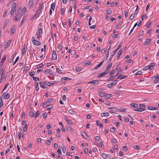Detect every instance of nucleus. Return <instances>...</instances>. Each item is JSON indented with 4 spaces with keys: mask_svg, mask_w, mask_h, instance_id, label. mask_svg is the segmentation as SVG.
Masks as SVG:
<instances>
[{
    "mask_svg": "<svg viewBox=\"0 0 159 159\" xmlns=\"http://www.w3.org/2000/svg\"><path fill=\"white\" fill-rule=\"evenodd\" d=\"M139 108L137 109H132V110L134 111H142L145 110L144 109L145 107V105L142 104H140L139 105Z\"/></svg>",
    "mask_w": 159,
    "mask_h": 159,
    "instance_id": "1",
    "label": "nucleus"
},
{
    "mask_svg": "<svg viewBox=\"0 0 159 159\" xmlns=\"http://www.w3.org/2000/svg\"><path fill=\"white\" fill-rule=\"evenodd\" d=\"M5 71L4 70L3 68H1L0 69V75L1 76V78L4 79L6 78L5 75Z\"/></svg>",
    "mask_w": 159,
    "mask_h": 159,
    "instance_id": "2",
    "label": "nucleus"
},
{
    "mask_svg": "<svg viewBox=\"0 0 159 159\" xmlns=\"http://www.w3.org/2000/svg\"><path fill=\"white\" fill-rule=\"evenodd\" d=\"M122 43H120L118 45L117 48L114 50L111 53V57H112L115 54V53H116V52L118 50V49L120 48L121 46H122Z\"/></svg>",
    "mask_w": 159,
    "mask_h": 159,
    "instance_id": "3",
    "label": "nucleus"
},
{
    "mask_svg": "<svg viewBox=\"0 0 159 159\" xmlns=\"http://www.w3.org/2000/svg\"><path fill=\"white\" fill-rule=\"evenodd\" d=\"M16 3L15 2L12 4V7L10 12V13L11 15H13L15 11H16Z\"/></svg>",
    "mask_w": 159,
    "mask_h": 159,
    "instance_id": "4",
    "label": "nucleus"
},
{
    "mask_svg": "<svg viewBox=\"0 0 159 159\" xmlns=\"http://www.w3.org/2000/svg\"><path fill=\"white\" fill-rule=\"evenodd\" d=\"M81 135L83 137L86 139H87L88 138V136L86 134V133L84 131H81L80 132Z\"/></svg>",
    "mask_w": 159,
    "mask_h": 159,
    "instance_id": "5",
    "label": "nucleus"
},
{
    "mask_svg": "<svg viewBox=\"0 0 159 159\" xmlns=\"http://www.w3.org/2000/svg\"><path fill=\"white\" fill-rule=\"evenodd\" d=\"M7 58L6 55H5L2 58L1 61L0 62V67L2 66L5 61L6 60Z\"/></svg>",
    "mask_w": 159,
    "mask_h": 159,
    "instance_id": "6",
    "label": "nucleus"
},
{
    "mask_svg": "<svg viewBox=\"0 0 159 159\" xmlns=\"http://www.w3.org/2000/svg\"><path fill=\"white\" fill-rule=\"evenodd\" d=\"M138 11H137V12L136 13H134L131 14V16H129V20H133L134 17L135 15L137 14V13H138Z\"/></svg>",
    "mask_w": 159,
    "mask_h": 159,
    "instance_id": "7",
    "label": "nucleus"
},
{
    "mask_svg": "<svg viewBox=\"0 0 159 159\" xmlns=\"http://www.w3.org/2000/svg\"><path fill=\"white\" fill-rule=\"evenodd\" d=\"M155 63H154L152 62L150 63L148 65V67L149 68V69L152 70L154 69L153 67L155 66Z\"/></svg>",
    "mask_w": 159,
    "mask_h": 159,
    "instance_id": "8",
    "label": "nucleus"
},
{
    "mask_svg": "<svg viewBox=\"0 0 159 159\" xmlns=\"http://www.w3.org/2000/svg\"><path fill=\"white\" fill-rule=\"evenodd\" d=\"M16 54V52H15V53L14 54H13L11 56V57L10 60H9V62L10 63H11L13 61V59L14 58Z\"/></svg>",
    "mask_w": 159,
    "mask_h": 159,
    "instance_id": "9",
    "label": "nucleus"
},
{
    "mask_svg": "<svg viewBox=\"0 0 159 159\" xmlns=\"http://www.w3.org/2000/svg\"><path fill=\"white\" fill-rule=\"evenodd\" d=\"M119 110L120 109H117V108L116 107H113L112 109H111V110H110L109 111V112L111 113H115L114 112H113L114 111H119Z\"/></svg>",
    "mask_w": 159,
    "mask_h": 159,
    "instance_id": "10",
    "label": "nucleus"
},
{
    "mask_svg": "<svg viewBox=\"0 0 159 159\" xmlns=\"http://www.w3.org/2000/svg\"><path fill=\"white\" fill-rule=\"evenodd\" d=\"M9 21V19H7L4 22V25L3 26V29H4L5 28L6 26L7 25Z\"/></svg>",
    "mask_w": 159,
    "mask_h": 159,
    "instance_id": "11",
    "label": "nucleus"
},
{
    "mask_svg": "<svg viewBox=\"0 0 159 159\" xmlns=\"http://www.w3.org/2000/svg\"><path fill=\"white\" fill-rule=\"evenodd\" d=\"M21 50L22 51V53H21V55H22V56H24L25 55V54L26 53V51L25 50V45H24L23 46L22 49Z\"/></svg>",
    "mask_w": 159,
    "mask_h": 159,
    "instance_id": "12",
    "label": "nucleus"
},
{
    "mask_svg": "<svg viewBox=\"0 0 159 159\" xmlns=\"http://www.w3.org/2000/svg\"><path fill=\"white\" fill-rule=\"evenodd\" d=\"M101 115L102 117H106L109 115V113L108 112H103L101 113Z\"/></svg>",
    "mask_w": 159,
    "mask_h": 159,
    "instance_id": "13",
    "label": "nucleus"
},
{
    "mask_svg": "<svg viewBox=\"0 0 159 159\" xmlns=\"http://www.w3.org/2000/svg\"><path fill=\"white\" fill-rule=\"evenodd\" d=\"M44 85L48 86H50L54 84V83H52L51 82H49L47 81H44Z\"/></svg>",
    "mask_w": 159,
    "mask_h": 159,
    "instance_id": "14",
    "label": "nucleus"
},
{
    "mask_svg": "<svg viewBox=\"0 0 159 159\" xmlns=\"http://www.w3.org/2000/svg\"><path fill=\"white\" fill-rule=\"evenodd\" d=\"M86 18L87 20H89V25H91L90 21L92 19V18L91 17L90 15H88L87 16H86Z\"/></svg>",
    "mask_w": 159,
    "mask_h": 159,
    "instance_id": "15",
    "label": "nucleus"
},
{
    "mask_svg": "<svg viewBox=\"0 0 159 159\" xmlns=\"http://www.w3.org/2000/svg\"><path fill=\"white\" fill-rule=\"evenodd\" d=\"M33 43L36 46H40L41 44V43L39 41L37 40H36L35 41L33 42Z\"/></svg>",
    "mask_w": 159,
    "mask_h": 159,
    "instance_id": "16",
    "label": "nucleus"
},
{
    "mask_svg": "<svg viewBox=\"0 0 159 159\" xmlns=\"http://www.w3.org/2000/svg\"><path fill=\"white\" fill-rule=\"evenodd\" d=\"M10 93L8 92H7V94L4 95L3 98L5 99H8L10 98Z\"/></svg>",
    "mask_w": 159,
    "mask_h": 159,
    "instance_id": "17",
    "label": "nucleus"
},
{
    "mask_svg": "<svg viewBox=\"0 0 159 159\" xmlns=\"http://www.w3.org/2000/svg\"><path fill=\"white\" fill-rule=\"evenodd\" d=\"M150 42V39H147L145 41L144 43V45H148Z\"/></svg>",
    "mask_w": 159,
    "mask_h": 159,
    "instance_id": "18",
    "label": "nucleus"
},
{
    "mask_svg": "<svg viewBox=\"0 0 159 159\" xmlns=\"http://www.w3.org/2000/svg\"><path fill=\"white\" fill-rule=\"evenodd\" d=\"M104 61H103L102 62L99 63L97 66H95L94 69L96 70L99 68L102 65Z\"/></svg>",
    "mask_w": 159,
    "mask_h": 159,
    "instance_id": "19",
    "label": "nucleus"
},
{
    "mask_svg": "<svg viewBox=\"0 0 159 159\" xmlns=\"http://www.w3.org/2000/svg\"><path fill=\"white\" fill-rule=\"evenodd\" d=\"M112 96V95L111 94H108L105 95L104 97L105 99H109Z\"/></svg>",
    "mask_w": 159,
    "mask_h": 159,
    "instance_id": "20",
    "label": "nucleus"
},
{
    "mask_svg": "<svg viewBox=\"0 0 159 159\" xmlns=\"http://www.w3.org/2000/svg\"><path fill=\"white\" fill-rule=\"evenodd\" d=\"M130 106L135 108H137L138 107V105L137 103H131L130 104Z\"/></svg>",
    "mask_w": 159,
    "mask_h": 159,
    "instance_id": "21",
    "label": "nucleus"
},
{
    "mask_svg": "<svg viewBox=\"0 0 159 159\" xmlns=\"http://www.w3.org/2000/svg\"><path fill=\"white\" fill-rule=\"evenodd\" d=\"M127 77V76H123L122 75H120L118 76L117 77V79H125Z\"/></svg>",
    "mask_w": 159,
    "mask_h": 159,
    "instance_id": "22",
    "label": "nucleus"
},
{
    "mask_svg": "<svg viewBox=\"0 0 159 159\" xmlns=\"http://www.w3.org/2000/svg\"><path fill=\"white\" fill-rule=\"evenodd\" d=\"M112 65V63H111L110 64H108L107 67V68L105 69V70L106 71H107L111 67V66Z\"/></svg>",
    "mask_w": 159,
    "mask_h": 159,
    "instance_id": "23",
    "label": "nucleus"
},
{
    "mask_svg": "<svg viewBox=\"0 0 159 159\" xmlns=\"http://www.w3.org/2000/svg\"><path fill=\"white\" fill-rule=\"evenodd\" d=\"M25 17H23L22 20L19 25V27H21L22 26L23 24V23L24 22V20H25Z\"/></svg>",
    "mask_w": 159,
    "mask_h": 159,
    "instance_id": "24",
    "label": "nucleus"
},
{
    "mask_svg": "<svg viewBox=\"0 0 159 159\" xmlns=\"http://www.w3.org/2000/svg\"><path fill=\"white\" fill-rule=\"evenodd\" d=\"M112 13V10L110 8H108L106 11V13L107 14H111Z\"/></svg>",
    "mask_w": 159,
    "mask_h": 159,
    "instance_id": "25",
    "label": "nucleus"
},
{
    "mask_svg": "<svg viewBox=\"0 0 159 159\" xmlns=\"http://www.w3.org/2000/svg\"><path fill=\"white\" fill-rule=\"evenodd\" d=\"M55 5H56V3L55 2L52 3L51 5V8L53 11L54 10Z\"/></svg>",
    "mask_w": 159,
    "mask_h": 159,
    "instance_id": "26",
    "label": "nucleus"
},
{
    "mask_svg": "<svg viewBox=\"0 0 159 159\" xmlns=\"http://www.w3.org/2000/svg\"><path fill=\"white\" fill-rule=\"evenodd\" d=\"M81 70L82 69L80 67H77L75 68V71L78 72H80Z\"/></svg>",
    "mask_w": 159,
    "mask_h": 159,
    "instance_id": "27",
    "label": "nucleus"
},
{
    "mask_svg": "<svg viewBox=\"0 0 159 159\" xmlns=\"http://www.w3.org/2000/svg\"><path fill=\"white\" fill-rule=\"evenodd\" d=\"M21 16L22 15H17L16 16H15V18H16V21H17Z\"/></svg>",
    "mask_w": 159,
    "mask_h": 159,
    "instance_id": "28",
    "label": "nucleus"
},
{
    "mask_svg": "<svg viewBox=\"0 0 159 159\" xmlns=\"http://www.w3.org/2000/svg\"><path fill=\"white\" fill-rule=\"evenodd\" d=\"M52 59L54 60L57 59V54H52Z\"/></svg>",
    "mask_w": 159,
    "mask_h": 159,
    "instance_id": "29",
    "label": "nucleus"
},
{
    "mask_svg": "<svg viewBox=\"0 0 159 159\" xmlns=\"http://www.w3.org/2000/svg\"><path fill=\"white\" fill-rule=\"evenodd\" d=\"M11 41H12V40H9L6 43V45L7 47H8L10 45V44H11Z\"/></svg>",
    "mask_w": 159,
    "mask_h": 159,
    "instance_id": "30",
    "label": "nucleus"
},
{
    "mask_svg": "<svg viewBox=\"0 0 159 159\" xmlns=\"http://www.w3.org/2000/svg\"><path fill=\"white\" fill-rule=\"evenodd\" d=\"M52 70L51 69H47L44 70V74H47L49 73L50 72L52 71Z\"/></svg>",
    "mask_w": 159,
    "mask_h": 159,
    "instance_id": "31",
    "label": "nucleus"
},
{
    "mask_svg": "<svg viewBox=\"0 0 159 159\" xmlns=\"http://www.w3.org/2000/svg\"><path fill=\"white\" fill-rule=\"evenodd\" d=\"M107 155H109V154H106L105 153H102V157L104 159H106L107 157Z\"/></svg>",
    "mask_w": 159,
    "mask_h": 159,
    "instance_id": "32",
    "label": "nucleus"
},
{
    "mask_svg": "<svg viewBox=\"0 0 159 159\" xmlns=\"http://www.w3.org/2000/svg\"><path fill=\"white\" fill-rule=\"evenodd\" d=\"M34 2V0H30L29 3V7H31L32 5Z\"/></svg>",
    "mask_w": 159,
    "mask_h": 159,
    "instance_id": "33",
    "label": "nucleus"
},
{
    "mask_svg": "<svg viewBox=\"0 0 159 159\" xmlns=\"http://www.w3.org/2000/svg\"><path fill=\"white\" fill-rule=\"evenodd\" d=\"M3 106V103L2 98L0 97V107H2Z\"/></svg>",
    "mask_w": 159,
    "mask_h": 159,
    "instance_id": "34",
    "label": "nucleus"
},
{
    "mask_svg": "<svg viewBox=\"0 0 159 159\" xmlns=\"http://www.w3.org/2000/svg\"><path fill=\"white\" fill-rule=\"evenodd\" d=\"M122 52H123L122 49V48L120 49L118 51V52L117 53V55H119V56H120L122 54Z\"/></svg>",
    "mask_w": 159,
    "mask_h": 159,
    "instance_id": "35",
    "label": "nucleus"
},
{
    "mask_svg": "<svg viewBox=\"0 0 159 159\" xmlns=\"http://www.w3.org/2000/svg\"><path fill=\"white\" fill-rule=\"evenodd\" d=\"M43 66V64L42 63H40V64H39V65H38L36 66L37 67L36 68L37 69L40 68L42 67Z\"/></svg>",
    "mask_w": 159,
    "mask_h": 159,
    "instance_id": "36",
    "label": "nucleus"
},
{
    "mask_svg": "<svg viewBox=\"0 0 159 159\" xmlns=\"http://www.w3.org/2000/svg\"><path fill=\"white\" fill-rule=\"evenodd\" d=\"M48 107L47 110H50L52 108L53 106L52 105H48L46 106Z\"/></svg>",
    "mask_w": 159,
    "mask_h": 159,
    "instance_id": "37",
    "label": "nucleus"
},
{
    "mask_svg": "<svg viewBox=\"0 0 159 159\" xmlns=\"http://www.w3.org/2000/svg\"><path fill=\"white\" fill-rule=\"evenodd\" d=\"M53 101V99L51 98H49L47 100V102L48 103H50L52 102V101Z\"/></svg>",
    "mask_w": 159,
    "mask_h": 159,
    "instance_id": "38",
    "label": "nucleus"
},
{
    "mask_svg": "<svg viewBox=\"0 0 159 159\" xmlns=\"http://www.w3.org/2000/svg\"><path fill=\"white\" fill-rule=\"evenodd\" d=\"M152 24V21H151L148 23L146 25L147 28H149Z\"/></svg>",
    "mask_w": 159,
    "mask_h": 159,
    "instance_id": "39",
    "label": "nucleus"
},
{
    "mask_svg": "<svg viewBox=\"0 0 159 159\" xmlns=\"http://www.w3.org/2000/svg\"><path fill=\"white\" fill-rule=\"evenodd\" d=\"M39 115L40 111H37L35 114V118H36L38 117Z\"/></svg>",
    "mask_w": 159,
    "mask_h": 159,
    "instance_id": "40",
    "label": "nucleus"
},
{
    "mask_svg": "<svg viewBox=\"0 0 159 159\" xmlns=\"http://www.w3.org/2000/svg\"><path fill=\"white\" fill-rule=\"evenodd\" d=\"M62 148V151L64 153H65L66 151V148L64 146H61Z\"/></svg>",
    "mask_w": 159,
    "mask_h": 159,
    "instance_id": "41",
    "label": "nucleus"
},
{
    "mask_svg": "<svg viewBox=\"0 0 159 159\" xmlns=\"http://www.w3.org/2000/svg\"><path fill=\"white\" fill-rule=\"evenodd\" d=\"M105 94V92H101L99 94V96L100 97H103Z\"/></svg>",
    "mask_w": 159,
    "mask_h": 159,
    "instance_id": "42",
    "label": "nucleus"
},
{
    "mask_svg": "<svg viewBox=\"0 0 159 159\" xmlns=\"http://www.w3.org/2000/svg\"><path fill=\"white\" fill-rule=\"evenodd\" d=\"M29 75L32 77L35 75V72L33 71L30 72L29 73Z\"/></svg>",
    "mask_w": 159,
    "mask_h": 159,
    "instance_id": "43",
    "label": "nucleus"
},
{
    "mask_svg": "<svg viewBox=\"0 0 159 159\" xmlns=\"http://www.w3.org/2000/svg\"><path fill=\"white\" fill-rule=\"evenodd\" d=\"M29 115L31 117H34V113L32 111H31L30 112Z\"/></svg>",
    "mask_w": 159,
    "mask_h": 159,
    "instance_id": "44",
    "label": "nucleus"
},
{
    "mask_svg": "<svg viewBox=\"0 0 159 159\" xmlns=\"http://www.w3.org/2000/svg\"><path fill=\"white\" fill-rule=\"evenodd\" d=\"M108 73V72L105 71V72L101 73V74L102 76V77L103 76H104V75H107Z\"/></svg>",
    "mask_w": 159,
    "mask_h": 159,
    "instance_id": "45",
    "label": "nucleus"
},
{
    "mask_svg": "<svg viewBox=\"0 0 159 159\" xmlns=\"http://www.w3.org/2000/svg\"><path fill=\"white\" fill-rule=\"evenodd\" d=\"M57 152L58 154L61 155V150L60 146H59V148L57 150Z\"/></svg>",
    "mask_w": 159,
    "mask_h": 159,
    "instance_id": "46",
    "label": "nucleus"
},
{
    "mask_svg": "<svg viewBox=\"0 0 159 159\" xmlns=\"http://www.w3.org/2000/svg\"><path fill=\"white\" fill-rule=\"evenodd\" d=\"M21 7H20L18 9V13H17V14L18 15H22L21 14Z\"/></svg>",
    "mask_w": 159,
    "mask_h": 159,
    "instance_id": "47",
    "label": "nucleus"
},
{
    "mask_svg": "<svg viewBox=\"0 0 159 159\" xmlns=\"http://www.w3.org/2000/svg\"><path fill=\"white\" fill-rule=\"evenodd\" d=\"M15 30L14 29L12 28V27L11 28V34H14L15 32Z\"/></svg>",
    "mask_w": 159,
    "mask_h": 159,
    "instance_id": "48",
    "label": "nucleus"
},
{
    "mask_svg": "<svg viewBox=\"0 0 159 159\" xmlns=\"http://www.w3.org/2000/svg\"><path fill=\"white\" fill-rule=\"evenodd\" d=\"M43 3H41L39 7V11H40V12L41 11L43 7Z\"/></svg>",
    "mask_w": 159,
    "mask_h": 159,
    "instance_id": "49",
    "label": "nucleus"
},
{
    "mask_svg": "<svg viewBox=\"0 0 159 159\" xmlns=\"http://www.w3.org/2000/svg\"><path fill=\"white\" fill-rule=\"evenodd\" d=\"M32 78H33V79L34 80L35 82H36L37 81L39 80V78H38V77H32Z\"/></svg>",
    "mask_w": 159,
    "mask_h": 159,
    "instance_id": "50",
    "label": "nucleus"
},
{
    "mask_svg": "<svg viewBox=\"0 0 159 159\" xmlns=\"http://www.w3.org/2000/svg\"><path fill=\"white\" fill-rule=\"evenodd\" d=\"M85 65L89 66L91 64V62L89 61H86L85 62Z\"/></svg>",
    "mask_w": 159,
    "mask_h": 159,
    "instance_id": "51",
    "label": "nucleus"
},
{
    "mask_svg": "<svg viewBox=\"0 0 159 159\" xmlns=\"http://www.w3.org/2000/svg\"><path fill=\"white\" fill-rule=\"evenodd\" d=\"M141 17H142V20H143V18H145V17H146L145 19H147V18L148 17V16H146V15L145 14H143L142 16Z\"/></svg>",
    "mask_w": 159,
    "mask_h": 159,
    "instance_id": "52",
    "label": "nucleus"
},
{
    "mask_svg": "<svg viewBox=\"0 0 159 159\" xmlns=\"http://www.w3.org/2000/svg\"><path fill=\"white\" fill-rule=\"evenodd\" d=\"M28 128V125L26 124L25 125V126L24 127L23 131H27Z\"/></svg>",
    "mask_w": 159,
    "mask_h": 159,
    "instance_id": "53",
    "label": "nucleus"
},
{
    "mask_svg": "<svg viewBox=\"0 0 159 159\" xmlns=\"http://www.w3.org/2000/svg\"><path fill=\"white\" fill-rule=\"evenodd\" d=\"M142 74V72L140 71H139L135 74V76H137L138 75H141Z\"/></svg>",
    "mask_w": 159,
    "mask_h": 159,
    "instance_id": "54",
    "label": "nucleus"
},
{
    "mask_svg": "<svg viewBox=\"0 0 159 159\" xmlns=\"http://www.w3.org/2000/svg\"><path fill=\"white\" fill-rule=\"evenodd\" d=\"M43 117L44 119H45L47 117V114L45 112L43 114Z\"/></svg>",
    "mask_w": 159,
    "mask_h": 159,
    "instance_id": "55",
    "label": "nucleus"
},
{
    "mask_svg": "<svg viewBox=\"0 0 159 159\" xmlns=\"http://www.w3.org/2000/svg\"><path fill=\"white\" fill-rule=\"evenodd\" d=\"M107 50V49L104 48V49H102V54H104L106 53V52Z\"/></svg>",
    "mask_w": 159,
    "mask_h": 159,
    "instance_id": "56",
    "label": "nucleus"
},
{
    "mask_svg": "<svg viewBox=\"0 0 159 159\" xmlns=\"http://www.w3.org/2000/svg\"><path fill=\"white\" fill-rule=\"evenodd\" d=\"M48 103L47 101H45L43 103V104L42 105V106L43 108H44L45 107H47L46 106H45V105L47 104Z\"/></svg>",
    "mask_w": 159,
    "mask_h": 159,
    "instance_id": "57",
    "label": "nucleus"
},
{
    "mask_svg": "<svg viewBox=\"0 0 159 159\" xmlns=\"http://www.w3.org/2000/svg\"><path fill=\"white\" fill-rule=\"evenodd\" d=\"M68 112L71 114H73L74 111L72 109H70L68 111Z\"/></svg>",
    "mask_w": 159,
    "mask_h": 159,
    "instance_id": "58",
    "label": "nucleus"
},
{
    "mask_svg": "<svg viewBox=\"0 0 159 159\" xmlns=\"http://www.w3.org/2000/svg\"><path fill=\"white\" fill-rule=\"evenodd\" d=\"M65 12V9L64 8H61V14H63Z\"/></svg>",
    "mask_w": 159,
    "mask_h": 159,
    "instance_id": "59",
    "label": "nucleus"
},
{
    "mask_svg": "<svg viewBox=\"0 0 159 159\" xmlns=\"http://www.w3.org/2000/svg\"><path fill=\"white\" fill-rule=\"evenodd\" d=\"M66 129L68 131H71L72 129L70 126H67Z\"/></svg>",
    "mask_w": 159,
    "mask_h": 159,
    "instance_id": "60",
    "label": "nucleus"
},
{
    "mask_svg": "<svg viewBox=\"0 0 159 159\" xmlns=\"http://www.w3.org/2000/svg\"><path fill=\"white\" fill-rule=\"evenodd\" d=\"M67 122H68V123H69V124L70 125H73L74 123L72 122V121L71 120H67Z\"/></svg>",
    "mask_w": 159,
    "mask_h": 159,
    "instance_id": "61",
    "label": "nucleus"
},
{
    "mask_svg": "<svg viewBox=\"0 0 159 159\" xmlns=\"http://www.w3.org/2000/svg\"><path fill=\"white\" fill-rule=\"evenodd\" d=\"M35 88H36V91H38L39 90L38 83L36 84H35Z\"/></svg>",
    "mask_w": 159,
    "mask_h": 159,
    "instance_id": "62",
    "label": "nucleus"
},
{
    "mask_svg": "<svg viewBox=\"0 0 159 159\" xmlns=\"http://www.w3.org/2000/svg\"><path fill=\"white\" fill-rule=\"evenodd\" d=\"M39 10H38L35 14V16H37V17L41 13L40 11L39 12Z\"/></svg>",
    "mask_w": 159,
    "mask_h": 159,
    "instance_id": "63",
    "label": "nucleus"
},
{
    "mask_svg": "<svg viewBox=\"0 0 159 159\" xmlns=\"http://www.w3.org/2000/svg\"><path fill=\"white\" fill-rule=\"evenodd\" d=\"M99 139H100V138L98 136H96L95 137V140H96L97 141H99Z\"/></svg>",
    "mask_w": 159,
    "mask_h": 159,
    "instance_id": "64",
    "label": "nucleus"
}]
</instances>
